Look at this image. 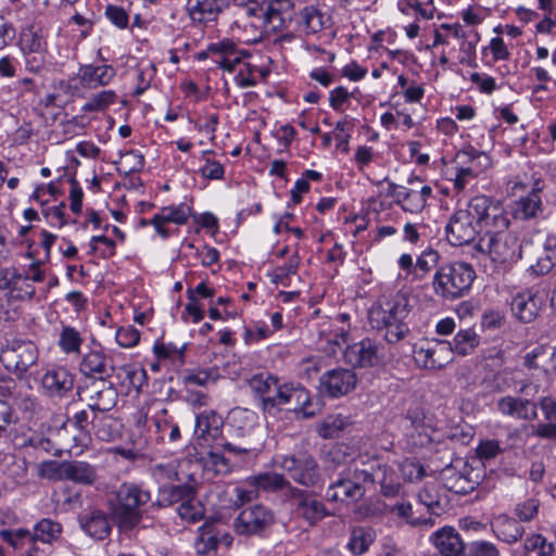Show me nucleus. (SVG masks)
I'll use <instances>...</instances> for the list:
<instances>
[{"label":"nucleus","instance_id":"nucleus-1","mask_svg":"<svg viewBox=\"0 0 556 556\" xmlns=\"http://www.w3.org/2000/svg\"><path fill=\"white\" fill-rule=\"evenodd\" d=\"M151 498V492L140 484L124 482L118 486L109 509L119 533L129 534L140 525Z\"/></svg>","mask_w":556,"mask_h":556},{"label":"nucleus","instance_id":"nucleus-2","mask_svg":"<svg viewBox=\"0 0 556 556\" xmlns=\"http://www.w3.org/2000/svg\"><path fill=\"white\" fill-rule=\"evenodd\" d=\"M409 314V299L397 292L384 303L374 304L368 309V321L372 329L383 332L384 340L394 344L403 340L409 328L405 319Z\"/></svg>","mask_w":556,"mask_h":556},{"label":"nucleus","instance_id":"nucleus-3","mask_svg":"<svg viewBox=\"0 0 556 556\" xmlns=\"http://www.w3.org/2000/svg\"><path fill=\"white\" fill-rule=\"evenodd\" d=\"M476 279V271L466 262H451L438 267L433 280V292L445 300H455L467 294Z\"/></svg>","mask_w":556,"mask_h":556},{"label":"nucleus","instance_id":"nucleus-4","mask_svg":"<svg viewBox=\"0 0 556 556\" xmlns=\"http://www.w3.org/2000/svg\"><path fill=\"white\" fill-rule=\"evenodd\" d=\"M483 233L476 249L486 254L493 263L506 265L517 262L521 257V245L517 235L508 228Z\"/></svg>","mask_w":556,"mask_h":556},{"label":"nucleus","instance_id":"nucleus-5","mask_svg":"<svg viewBox=\"0 0 556 556\" xmlns=\"http://www.w3.org/2000/svg\"><path fill=\"white\" fill-rule=\"evenodd\" d=\"M38 349L30 340L7 339L0 349V363L17 379H24L30 367L37 364Z\"/></svg>","mask_w":556,"mask_h":556},{"label":"nucleus","instance_id":"nucleus-6","mask_svg":"<svg viewBox=\"0 0 556 556\" xmlns=\"http://www.w3.org/2000/svg\"><path fill=\"white\" fill-rule=\"evenodd\" d=\"M275 463L294 482L305 488H315L323 482L319 465L307 451L279 456Z\"/></svg>","mask_w":556,"mask_h":556},{"label":"nucleus","instance_id":"nucleus-7","mask_svg":"<svg viewBox=\"0 0 556 556\" xmlns=\"http://www.w3.org/2000/svg\"><path fill=\"white\" fill-rule=\"evenodd\" d=\"M476 224L484 233L508 228L509 219L498 201L486 195H477L468 202Z\"/></svg>","mask_w":556,"mask_h":556},{"label":"nucleus","instance_id":"nucleus-8","mask_svg":"<svg viewBox=\"0 0 556 556\" xmlns=\"http://www.w3.org/2000/svg\"><path fill=\"white\" fill-rule=\"evenodd\" d=\"M223 418L215 412L208 410L199 414L195 418L194 435L201 444L216 442L217 446L235 455L245 454L253 450L251 443H244L240 445L232 444L230 442L219 443L218 440L222 435Z\"/></svg>","mask_w":556,"mask_h":556},{"label":"nucleus","instance_id":"nucleus-9","mask_svg":"<svg viewBox=\"0 0 556 556\" xmlns=\"http://www.w3.org/2000/svg\"><path fill=\"white\" fill-rule=\"evenodd\" d=\"M274 523V513L269 508L257 504L243 508L233 519L232 528L241 536H264Z\"/></svg>","mask_w":556,"mask_h":556},{"label":"nucleus","instance_id":"nucleus-10","mask_svg":"<svg viewBox=\"0 0 556 556\" xmlns=\"http://www.w3.org/2000/svg\"><path fill=\"white\" fill-rule=\"evenodd\" d=\"M445 230L446 238L453 245H464L475 240L480 230L469 204L451 216Z\"/></svg>","mask_w":556,"mask_h":556},{"label":"nucleus","instance_id":"nucleus-11","mask_svg":"<svg viewBox=\"0 0 556 556\" xmlns=\"http://www.w3.org/2000/svg\"><path fill=\"white\" fill-rule=\"evenodd\" d=\"M248 384L254 396L261 401L264 410H270L281 406L285 384L279 383L278 378L268 374L260 372L248 380Z\"/></svg>","mask_w":556,"mask_h":556},{"label":"nucleus","instance_id":"nucleus-12","mask_svg":"<svg viewBox=\"0 0 556 556\" xmlns=\"http://www.w3.org/2000/svg\"><path fill=\"white\" fill-rule=\"evenodd\" d=\"M286 500L293 507L294 511L304 518L309 525H315L328 516V510L323 502L315 498L305 490L290 488Z\"/></svg>","mask_w":556,"mask_h":556},{"label":"nucleus","instance_id":"nucleus-13","mask_svg":"<svg viewBox=\"0 0 556 556\" xmlns=\"http://www.w3.org/2000/svg\"><path fill=\"white\" fill-rule=\"evenodd\" d=\"M115 369L113 357L103 350H90L85 353L78 365L79 372L91 381L111 379Z\"/></svg>","mask_w":556,"mask_h":556},{"label":"nucleus","instance_id":"nucleus-14","mask_svg":"<svg viewBox=\"0 0 556 556\" xmlns=\"http://www.w3.org/2000/svg\"><path fill=\"white\" fill-rule=\"evenodd\" d=\"M453 358L452 344L448 341L437 340L427 346L414 351V359L418 367L428 370H440Z\"/></svg>","mask_w":556,"mask_h":556},{"label":"nucleus","instance_id":"nucleus-15","mask_svg":"<svg viewBox=\"0 0 556 556\" xmlns=\"http://www.w3.org/2000/svg\"><path fill=\"white\" fill-rule=\"evenodd\" d=\"M358 477L363 479L364 483L380 484L381 493L388 497L395 496L401 486L394 470L388 465L377 460L361 468Z\"/></svg>","mask_w":556,"mask_h":556},{"label":"nucleus","instance_id":"nucleus-16","mask_svg":"<svg viewBox=\"0 0 556 556\" xmlns=\"http://www.w3.org/2000/svg\"><path fill=\"white\" fill-rule=\"evenodd\" d=\"M379 343L370 338L350 344L345 348L343 356L352 367L369 368L378 365L381 359Z\"/></svg>","mask_w":556,"mask_h":556},{"label":"nucleus","instance_id":"nucleus-17","mask_svg":"<svg viewBox=\"0 0 556 556\" xmlns=\"http://www.w3.org/2000/svg\"><path fill=\"white\" fill-rule=\"evenodd\" d=\"M358 473H361V468H355L346 477L330 484L327 490V498L331 502L342 503L359 501L365 494V489L364 481Z\"/></svg>","mask_w":556,"mask_h":556},{"label":"nucleus","instance_id":"nucleus-18","mask_svg":"<svg viewBox=\"0 0 556 556\" xmlns=\"http://www.w3.org/2000/svg\"><path fill=\"white\" fill-rule=\"evenodd\" d=\"M40 386L46 396L62 399L73 391L75 376L65 367L50 368L42 375Z\"/></svg>","mask_w":556,"mask_h":556},{"label":"nucleus","instance_id":"nucleus-19","mask_svg":"<svg viewBox=\"0 0 556 556\" xmlns=\"http://www.w3.org/2000/svg\"><path fill=\"white\" fill-rule=\"evenodd\" d=\"M111 520V514L96 507L86 509L78 517L81 530L97 541H103L110 536L112 532Z\"/></svg>","mask_w":556,"mask_h":556},{"label":"nucleus","instance_id":"nucleus-20","mask_svg":"<svg viewBox=\"0 0 556 556\" xmlns=\"http://www.w3.org/2000/svg\"><path fill=\"white\" fill-rule=\"evenodd\" d=\"M88 391V408L92 415L110 412L117 403L118 393L110 379L92 381Z\"/></svg>","mask_w":556,"mask_h":556},{"label":"nucleus","instance_id":"nucleus-21","mask_svg":"<svg viewBox=\"0 0 556 556\" xmlns=\"http://www.w3.org/2000/svg\"><path fill=\"white\" fill-rule=\"evenodd\" d=\"M357 382V377L352 369L337 368L325 372L320 378V383L327 394L331 397H338L351 392Z\"/></svg>","mask_w":556,"mask_h":556},{"label":"nucleus","instance_id":"nucleus-22","mask_svg":"<svg viewBox=\"0 0 556 556\" xmlns=\"http://www.w3.org/2000/svg\"><path fill=\"white\" fill-rule=\"evenodd\" d=\"M431 541L442 556H465L467 545L453 527H443L435 531Z\"/></svg>","mask_w":556,"mask_h":556},{"label":"nucleus","instance_id":"nucleus-23","mask_svg":"<svg viewBox=\"0 0 556 556\" xmlns=\"http://www.w3.org/2000/svg\"><path fill=\"white\" fill-rule=\"evenodd\" d=\"M541 307L542 299L529 289L515 294L510 303V309L514 316L522 323H531L534 320Z\"/></svg>","mask_w":556,"mask_h":556},{"label":"nucleus","instance_id":"nucleus-24","mask_svg":"<svg viewBox=\"0 0 556 556\" xmlns=\"http://www.w3.org/2000/svg\"><path fill=\"white\" fill-rule=\"evenodd\" d=\"M191 214V207L186 203H181L179 205H170L164 206L161 210V213L155 214L152 219H150V224H152L156 230V232L163 238H167L169 236L168 229L164 227L165 223H174L177 225H184L187 223L189 216Z\"/></svg>","mask_w":556,"mask_h":556},{"label":"nucleus","instance_id":"nucleus-25","mask_svg":"<svg viewBox=\"0 0 556 556\" xmlns=\"http://www.w3.org/2000/svg\"><path fill=\"white\" fill-rule=\"evenodd\" d=\"M197 489L189 483L184 484H163L159 486L157 497L151 503L153 508H165L186 498L195 497Z\"/></svg>","mask_w":556,"mask_h":556},{"label":"nucleus","instance_id":"nucleus-26","mask_svg":"<svg viewBox=\"0 0 556 556\" xmlns=\"http://www.w3.org/2000/svg\"><path fill=\"white\" fill-rule=\"evenodd\" d=\"M496 405L498 412L506 416L523 420H531L536 417V405L527 399L503 396Z\"/></svg>","mask_w":556,"mask_h":556},{"label":"nucleus","instance_id":"nucleus-27","mask_svg":"<svg viewBox=\"0 0 556 556\" xmlns=\"http://www.w3.org/2000/svg\"><path fill=\"white\" fill-rule=\"evenodd\" d=\"M60 469L64 480L74 481L76 483L91 485L98 479L96 467L87 462L63 460V465H61Z\"/></svg>","mask_w":556,"mask_h":556},{"label":"nucleus","instance_id":"nucleus-28","mask_svg":"<svg viewBox=\"0 0 556 556\" xmlns=\"http://www.w3.org/2000/svg\"><path fill=\"white\" fill-rule=\"evenodd\" d=\"M225 0H187L186 10L193 22L213 21L224 10Z\"/></svg>","mask_w":556,"mask_h":556},{"label":"nucleus","instance_id":"nucleus-29","mask_svg":"<svg viewBox=\"0 0 556 556\" xmlns=\"http://www.w3.org/2000/svg\"><path fill=\"white\" fill-rule=\"evenodd\" d=\"M91 427L97 439L103 442L115 441L121 435V424L111 415L104 413L93 414Z\"/></svg>","mask_w":556,"mask_h":556},{"label":"nucleus","instance_id":"nucleus-30","mask_svg":"<svg viewBox=\"0 0 556 556\" xmlns=\"http://www.w3.org/2000/svg\"><path fill=\"white\" fill-rule=\"evenodd\" d=\"M495 535L509 544L517 542L523 535L525 528L507 515H498L492 521Z\"/></svg>","mask_w":556,"mask_h":556},{"label":"nucleus","instance_id":"nucleus-31","mask_svg":"<svg viewBox=\"0 0 556 556\" xmlns=\"http://www.w3.org/2000/svg\"><path fill=\"white\" fill-rule=\"evenodd\" d=\"M114 76L115 70L111 65H85L79 71L83 85L89 88L108 85Z\"/></svg>","mask_w":556,"mask_h":556},{"label":"nucleus","instance_id":"nucleus-32","mask_svg":"<svg viewBox=\"0 0 556 556\" xmlns=\"http://www.w3.org/2000/svg\"><path fill=\"white\" fill-rule=\"evenodd\" d=\"M300 24L306 34H317L330 27L331 18L318 8L308 5L300 12Z\"/></svg>","mask_w":556,"mask_h":556},{"label":"nucleus","instance_id":"nucleus-33","mask_svg":"<svg viewBox=\"0 0 556 556\" xmlns=\"http://www.w3.org/2000/svg\"><path fill=\"white\" fill-rule=\"evenodd\" d=\"M283 397L281 405L293 404L294 412H301L303 417L309 418L314 416V412L306 410V406L311 404L307 390L301 386L285 384Z\"/></svg>","mask_w":556,"mask_h":556},{"label":"nucleus","instance_id":"nucleus-34","mask_svg":"<svg viewBox=\"0 0 556 556\" xmlns=\"http://www.w3.org/2000/svg\"><path fill=\"white\" fill-rule=\"evenodd\" d=\"M61 533L62 526L60 522L43 518L35 525L33 532L30 531L29 544L34 542L52 544L60 538Z\"/></svg>","mask_w":556,"mask_h":556},{"label":"nucleus","instance_id":"nucleus-35","mask_svg":"<svg viewBox=\"0 0 556 556\" xmlns=\"http://www.w3.org/2000/svg\"><path fill=\"white\" fill-rule=\"evenodd\" d=\"M374 541L375 532L371 528L363 526L353 527L348 548L353 555L358 556L366 553Z\"/></svg>","mask_w":556,"mask_h":556},{"label":"nucleus","instance_id":"nucleus-36","mask_svg":"<svg viewBox=\"0 0 556 556\" xmlns=\"http://www.w3.org/2000/svg\"><path fill=\"white\" fill-rule=\"evenodd\" d=\"M252 483L258 489L266 492H277L279 490L294 488L290 481L282 475L277 472H266L252 477Z\"/></svg>","mask_w":556,"mask_h":556},{"label":"nucleus","instance_id":"nucleus-37","mask_svg":"<svg viewBox=\"0 0 556 556\" xmlns=\"http://www.w3.org/2000/svg\"><path fill=\"white\" fill-rule=\"evenodd\" d=\"M219 544V530L216 522L204 523L199 528V538L195 542V548L200 554H207L216 549Z\"/></svg>","mask_w":556,"mask_h":556},{"label":"nucleus","instance_id":"nucleus-38","mask_svg":"<svg viewBox=\"0 0 556 556\" xmlns=\"http://www.w3.org/2000/svg\"><path fill=\"white\" fill-rule=\"evenodd\" d=\"M480 338L472 329L459 330L454 337L452 349L453 353L466 356L479 345Z\"/></svg>","mask_w":556,"mask_h":556},{"label":"nucleus","instance_id":"nucleus-39","mask_svg":"<svg viewBox=\"0 0 556 556\" xmlns=\"http://www.w3.org/2000/svg\"><path fill=\"white\" fill-rule=\"evenodd\" d=\"M20 42L24 52L40 53L46 49L43 36L34 26L23 29Z\"/></svg>","mask_w":556,"mask_h":556},{"label":"nucleus","instance_id":"nucleus-40","mask_svg":"<svg viewBox=\"0 0 556 556\" xmlns=\"http://www.w3.org/2000/svg\"><path fill=\"white\" fill-rule=\"evenodd\" d=\"M90 414L87 409H81L75 413L71 418H68V422L73 425L78 431V435L75 437V440L78 441V445L86 446L90 440V432L88 430V426L91 425Z\"/></svg>","mask_w":556,"mask_h":556},{"label":"nucleus","instance_id":"nucleus-41","mask_svg":"<svg viewBox=\"0 0 556 556\" xmlns=\"http://www.w3.org/2000/svg\"><path fill=\"white\" fill-rule=\"evenodd\" d=\"M348 422L341 415L326 417L318 426L317 432L323 439H336L341 435Z\"/></svg>","mask_w":556,"mask_h":556},{"label":"nucleus","instance_id":"nucleus-42","mask_svg":"<svg viewBox=\"0 0 556 556\" xmlns=\"http://www.w3.org/2000/svg\"><path fill=\"white\" fill-rule=\"evenodd\" d=\"M83 344V338L80 333L71 326H64L61 330L59 338V345L66 354L79 353Z\"/></svg>","mask_w":556,"mask_h":556},{"label":"nucleus","instance_id":"nucleus-43","mask_svg":"<svg viewBox=\"0 0 556 556\" xmlns=\"http://www.w3.org/2000/svg\"><path fill=\"white\" fill-rule=\"evenodd\" d=\"M540 198L535 193L529 197L520 198L515 202V217L520 219H529L533 217L540 206Z\"/></svg>","mask_w":556,"mask_h":556},{"label":"nucleus","instance_id":"nucleus-44","mask_svg":"<svg viewBox=\"0 0 556 556\" xmlns=\"http://www.w3.org/2000/svg\"><path fill=\"white\" fill-rule=\"evenodd\" d=\"M204 467L214 471L216 475H226L230 472V459L218 451H210L204 458Z\"/></svg>","mask_w":556,"mask_h":556},{"label":"nucleus","instance_id":"nucleus-45","mask_svg":"<svg viewBox=\"0 0 556 556\" xmlns=\"http://www.w3.org/2000/svg\"><path fill=\"white\" fill-rule=\"evenodd\" d=\"M418 500L433 515L439 516L443 509L441 502H440L438 489L434 484L425 486L418 493Z\"/></svg>","mask_w":556,"mask_h":556},{"label":"nucleus","instance_id":"nucleus-46","mask_svg":"<svg viewBox=\"0 0 556 556\" xmlns=\"http://www.w3.org/2000/svg\"><path fill=\"white\" fill-rule=\"evenodd\" d=\"M116 94L112 90H103L93 94L83 106L84 112H98L114 103Z\"/></svg>","mask_w":556,"mask_h":556},{"label":"nucleus","instance_id":"nucleus-47","mask_svg":"<svg viewBox=\"0 0 556 556\" xmlns=\"http://www.w3.org/2000/svg\"><path fill=\"white\" fill-rule=\"evenodd\" d=\"M477 484V480L470 479L465 473H455L447 479L446 488L456 494L464 495L473 491Z\"/></svg>","mask_w":556,"mask_h":556},{"label":"nucleus","instance_id":"nucleus-48","mask_svg":"<svg viewBox=\"0 0 556 556\" xmlns=\"http://www.w3.org/2000/svg\"><path fill=\"white\" fill-rule=\"evenodd\" d=\"M179 517L188 522H195L202 517V506L195 497L186 498L177 508Z\"/></svg>","mask_w":556,"mask_h":556},{"label":"nucleus","instance_id":"nucleus-49","mask_svg":"<svg viewBox=\"0 0 556 556\" xmlns=\"http://www.w3.org/2000/svg\"><path fill=\"white\" fill-rule=\"evenodd\" d=\"M0 538L14 549H23L26 544H29L30 531L26 529L2 530Z\"/></svg>","mask_w":556,"mask_h":556},{"label":"nucleus","instance_id":"nucleus-50","mask_svg":"<svg viewBox=\"0 0 556 556\" xmlns=\"http://www.w3.org/2000/svg\"><path fill=\"white\" fill-rule=\"evenodd\" d=\"M525 549L527 552L535 553L536 556H554V545L546 543L545 538L541 534H535L525 541Z\"/></svg>","mask_w":556,"mask_h":556},{"label":"nucleus","instance_id":"nucleus-51","mask_svg":"<svg viewBox=\"0 0 556 556\" xmlns=\"http://www.w3.org/2000/svg\"><path fill=\"white\" fill-rule=\"evenodd\" d=\"M439 254L434 250L425 251L416 261L414 275L421 279L425 274L429 273L438 263Z\"/></svg>","mask_w":556,"mask_h":556},{"label":"nucleus","instance_id":"nucleus-52","mask_svg":"<svg viewBox=\"0 0 556 556\" xmlns=\"http://www.w3.org/2000/svg\"><path fill=\"white\" fill-rule=\"evenodd\" d=\"M212 150H205L202 152V156L204 159V165L200 169L201 175L206 179H222L224 177L225 168L219 162L211 160L207 157L208 154H212Z\"/></svg>","mask_w":556,"mask_h":556},{"label":"nucleus","instance_id":"nucleus-53","mask_svg":"<svg viewBox=\"0 0 556 556\" xmlns=\"http://www.w3.org/2000/svg\"><path fill=\"white\" fill-rule=\"evenodd\" d=\"M217 368L199 369L195 372L188 374L184 377V381L189 384L204 387L208 382H215L218 378Z\"/></svg>","mask_w":556,"mask_h":556},{"label":"nucleus","instance_id":"nucleus-54","mask_svg":"<svg viewBox=\"0 0 556 556\" xmlns=\"http://www.w3.org/2000/svg\"><path fill=\"white\" fill-rule=\"evenodd\" d=\"M187 344L184 343L181 346H177L174 343L167 344H155L153 351L159 359H179L184 361V355Z\"/></svg>","mask_w":556,"mask_h":556},{"label":"nucleus","instance_id":"nucleus-55","mask_svg":"<svg viewBox=\"0 0 556 556\" xmlns=\"http://www.w3.org/2000/svg\"><path fill=\"white\" fill-rule=\"evenodd\" d=\"M231 422L233 426H238L239 430H242L241 435H250L253 430L254 418L253 414L245 409H235L231 413Z\"/></svg>","mask_w":556,"mask_h":556},{"label":"nucleus","instance_id":"nucleus-56","mask_svg":"<svg viewBox=\"0 0 556 556\" xmlns=\"http://www.w3.org/2000/svg\"><path fill=\"white\" fill-rule=\"evenodd\" d=\"M105 16L118 28H126L129 25V13L121 5L109 4L105 8Z\"/></svg>","mask_w":556,"mask_h":556},{"label":"nucleus","instance_id":"nucleus-57","mask_svg":"<svg viewBox=\"0 0 556 556\" xmlns=\"http://www.w3.org/2000/svg\"><path fill=\"white\" fill-rule=\"evenodd\" d=\"M116 342L123 348H132L140 340V332L132 326L121 327L116 331Z\"/></svg>","mask_w":556,"mask_h":556},{"label":"nucleus","instance_id":"nucleus-58","mask_svg":"<svg viewBox=\"0 0 556 556\" xmlns=\"http://www.w3.org/2000/svg\"><path fill=\"white\" fill-rule=\"evenodd\" d=\"M298 267L299 257L296 255H293L292 257H290L289 262L286 265L276 268L273 281L275 283L288 286L287 280L289 279V276L294 275L298 270Z\"/></svg>","mask_w":556,"mask_h":556},{"label":"nucleus","instance_id":"nucleus-59","mask_svg":"<svg viewBox=\"0 0 556 556\" xmlns=\"http://www.w3.org/2000/svg\"><path fill=\"white\" fill-rule=\"evenodd\" d=\"M496 546L486 541H475L467 545V556H498Z\"/></svg>","mask_w":556,"mask_h":556},{"label":"nucleus","instance_id":"nucleus-60","mask_svg":"<svg viewBox=\"0 0 556 556\" xmlns=\"http://www.w3.org/2000/svg\"><path fill=\"white\" fill-rule=\"evenodd\" d=\"M17 421L14 409L4 401H0V438L9 434V427Z\"/></svg>","mask_w":556,"mask_h":556},{"label":"nucleus","instance_id":"nucleus-61","mask_svg":"<svg viewBox=\"0 0 556 556\" xmlns=\"http://www.w3.org/2000/svg\"><path fill=\"white\" fill-rule=\"evenodd\" d=\"M539 502L534 498H530L523 503H520L516 506L515 513L520 519V521H530L538 514Z\"/></svg>","mask_w":556,"mask_h":556},{"label":"nucleus","instance_id":"nucleus-62","mask_svg":"<svg viewBox=\"0 0 556 556\" xmlns=\"http://www.w3.org/2000/svg\"><path fill=\"white\" fill-rule=\"evenodd\" d=\"M22 279V275L15 268L0 269V289H15Z\"/></svg>","mask_w":556,"mask_h":556},{"label":"nucleus","instance_id":"nucleus-63","mask_svg":"<svg viewBox=\"0 0 556 556\" xmlns=\"http://www.w3.org/2000/svg\"><path fill=\"white\" fill-rule=\"evenodd\" d=\"M71 191H70V200H71V211L74 214H79L81 212L83 206V198L84 192L75 178L70 179Z\"/></svg>","mask_w":556,"mask_h":556},{"label":"nucleus","instance_id":"nucleus-64","mask_svg":"<svg viewBox=\"0 0 556 556\" xmlns=\"http://www.w3.org/2000/svg\"><path fill=\"white\" fill-rule=\"evenodd\" d=\"M189 303L185 307V312L192 317L193 323H199L204 318V311L199 305L198 299L193 295V290H187Z\"/></svg>","mask_w":556,"mask_h":556}]
</instances>
